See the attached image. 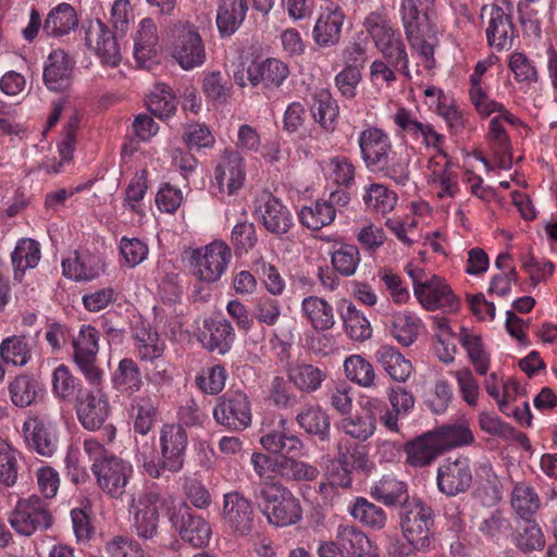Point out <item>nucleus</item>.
I'll list each match as a JSON object with an SVG mask.
<instances>
[{"mask_svg":"<svg viewBox=\"0 0 557 557\" xmlns=\"http://www.w3.org/2000/svg\"><path fill=\"white\" fill-rule=\"evenodd\" d=\"M253 497L268 522L284 528L302 518L299 499L280 482H264L253 491Z\"/></svg>","mask_w":557,"mask_h":557,"instance_id":"obj_1","label":"nucleus"},{"mask_svg":"<svg viewBox=\"0 0 557 557\" xmlns=\"http://www.w3.org/2000/svg\"><path fill=\"white\" fill-rule=\"evenodd\" d=\"M400 529L408 542L393 544L388 548L389 554L407 555L411 549L419 550L430 544V530L434 523L433 510L419 499H412L399 510Z\"/></svg>","mask_w":557,"mask_h":557,"instance_id":"obj_2","label":"nucleus"},{"mask_svg":"<svg viewBox=\"0 0 557 557\" xmlns=\"http://www.w3.org/2000/svg\"><path fill=\"white\" fill-rule=\"evenodd\" d=\"M188 444L187 432L181 424H163L159 433L160 458L158 462L143 456L144 468L151 478H159L162 471L178 472L183 469Z\"/></svg>","mask_w":557,"mask_h":557,"instance_id":"obj_3","label":"nucleus"},{"mask_svg":"<svg viewBox=\"0 0 557 557\" xmlns=\"http://www.w3.org/2000/svg\"><path fill=\"white\" fill-rule=\"evenodd\" d=\"M172 57L178 65L190 71L205 64L207 54L203 40L189 22L177 21L168 27Z\"/></svg>","mask_w":557,"mask_h":557,"instance_id":"obj_4","label":"nucleus"},{"mask_svg":"<svg viewBox=\"0 0 557 557\" xmlns=\"http://www.w3.org/2000/svg\"><path fill=\"white\" fill-rule=\"evenodd\" d=\"M53 522L48 503L37 495L20 498L9 516L11 528L27 537L49 530Z\"/></svg>","mask_w":557,"mask_h":557,"instance_id":"obj_5","label":"nucleus"},{"mask_svg":"<svg viewBox=\"0 0 557 557\" xmlns=\"http://www.w3.org/2000/svg\"><path fill=\"white\" fill-rule=\"evenodd\" d=\"M216 424L230 431H244L251 425V403L246 393L230 389L216 399L212 411Z\"/></svg>","mask_w":557,"mask_h":557,"instance_id":"obj_6","label":"nucleus"},{"mask_svg":"<svg viewBox=\"0 0 557 557\" xmlns=\"http://www.w3.org/2000/svg\"><path fill=\"white\" fill-rule=\"evenodd\" d=\"M133 472L129 461L107 450V495L113 499L116 511L129 513L135 505V493L128 487Z\"/></svg>","mask_w":557,"mask_h":557,"instance_id":"obj_7","label":"nucleus"},{"mask_svg":"<svg viewBox=\"0 0 557 557\" xmlns=\"http://www.w3.org/2000/svg\"><path fill=\"white\" fill-rule=\"evenodd\" d=\"M232 259V251L223 240H213L197 248L190 257L194 275L206 283L218 282Z\"/></svg>","mask_w":557,"mask_h":557,"instance_id":"obj_8","label":"nucleus"},{"mask_svg":"<svg viewBox=\"0 0 557 557\" xmlns=\"http://www.w3.org/2000/svg\"><path fill=\"white\" fill-rule=\"evenodd\" d=\"M169 498L158 487H149L135 502L129 513H134V528L141 539H152L158 531L159 510L168 506Z\"/></svg>","mask_w":557,"mask_h":557,"instance_id":"obj_9","label":"nucleus"},{"mask_svg":"<svg viewBox=\"0 0 557 557\" xmlns=\"http://www.w3.org/2000/svg\"><path fill=\"white\" fill-rule=\"evenodd\" d=\"M481 17H486L485 35L487 45L496 51L509 50L516 36L511 7L499 4L484 5Z\"/></svg>","mask_w":557,"mask_h":557,"instance_id":"obj_10","label":"nucleus"},{"mask_svg":"<svg viewBox=\"0 0 557 557\" xmlns=\"http://www.w3.org/2000/svg\"><path fill=\"white\" fill-rule=\"evenodd\" d=\"M223 524L237 536L249 535L255 527V511L252 503L238 491L223 495L221 511Z\"/></svg>","mask_w":557,"mask_h":557,"instance_id":"obj_11","label":"nucleus"},{"mask_svg":"<svg viewBox=\"0 0 557 557\" xmlns=\"http://www.w3.org/2000/svg\"><path fill=\"white\" fill-rule=\"evenodd\" d=\"M98 342V331L91 325H83L78 336L73 338L74 361L86 380L94 385H99L102 379L101 369L95 366Z\"/></svg>","mask_w":557,"mask_h":557,"instance_id":"obj_12","label":"nucleus"},{"mask_svg":"<svg viewBox=\"0 0 557 557\" xmlns=\"http://www.w3.org/2000/svg\"><path fill=\"white\" fill-rule=\"evenodd\" d=\"M170 520L181 539L193 547L201 548L209 544L212 535L211 525L188 505L182 504L176 508Z\"/></svg>","mask_w":557,"mask_h":557,"instance_id":"obj_13","label":"nucleus"},{"mask_svg":"<svg viewBox=\"0 0 557 557\" xmlns=\"http://www.w3.org/2000/svg\"><path fill=\"white\" fill-rule=\"evenodd\" d=\"M246 177L244 159L236 150L225 149L220 157L212 187L220 194H236L244 185Z\"/></svg>","mask_w":557,"mask_h":557,"instance_id":"obj_14","label":"nucleus"},{"mask_svg":"<svg viewBox=\"0 0 557 557\" xmlns=\"http://www.w3.org/2000/svg\"><path fill=\"white\" fill-rule=\"evenodd\" d=\"M436 481L438 490L447 496L466 493L473 482L469 458L446 459L437 469Z\"/></svg>","mask_w":557,"mask_h":557,"instance_id":"obj_15","label":"nucleus"},{"mask_svg":"<svg viewBox=\"0 0 557 557\" xmlns=\"http://www.w3.org/2000/svg\"><path fill=\"white\" fill-rule=\"evenodd\" d=\"M358 145L361 159L370 172L385 164L386 158L394 151L389 136L379 127H368L360 132Z\"/></svg>","mask_w":557,"mask_h":557,"instance_id":"obj_16","label":"nucleus"},{"mask_svg":"<svg viewBox=\"0 0 557 557\" xmlns=\"http://www.w3.org/2000/svg\"><path fill=\"white\" fill-rule=\"evenodd\" d=\"M23 431L28 447L37 454L51 457L58 447L55 423L45 416H35L25 420Z\"/></svg>","mask_w":557,"mask_h":557,"instance_id":"obj_17","label":"nucleus"},{"mask_svg":"<svg viewBox=\"0 0 557 557\" xmlns=\"http://www.w3.org/2000/svg\"><path fill=\"white\" fill-rule=\"evenodd\" d=\"M384 407L380 399H368L360 411L344 417L338 422V429L347 436L359 442L369 440L376 430V411Z\"/></svg>","mask_w":557,"mask_h":557,"instance_id":"obj_18","label":"nucleus"},{"mask_svg":"<svg viewBox=\"0 0 557 557\" xmlns=\"http://www.w3.org/2000/svg\"><path fill=\"white\" fill-rule=\"evenodd\" d=\"M414 296L429 311L455 312L459 308V300L450 286L437 275L426 280L424 285H418Z\"/></svg>","mask_w":557,"mask_h":557,"instance_id":"obj_19","label":"nucleus"},{"mask_svg":"<svg viewBox=\"0 0 557 557\" xmlns=\"http://www.w3.org/2000/svg\"><path fill=\"white\" fill-rule=\"evenodd\" d=\"M260 223L271 234L281 237L294 225L289 209L275 196L265 194L256 209Z\"/></svg>","mask_w":557,"mask_h":557,"instance_id":"obj_20","label":"nucleus"},{"mask_svg":"<svg viewBox=\"0 0 557 557\" xmlns=\"http://www.w3.org/2000/svg\"><path fill=\"white\" fill-rule=\"evenodd\" d=\"M345 18L346 15L338 4L331 3L322 8L312 30L314 42L321 48L338 45Z\"/></svg>","mask_w":557,"mask_h":557,"instance_id":"obj_21","label":"nucleus"},{"mask_svg":"<svg viewBox=\"0 0 557 557\" xmlns=\"http://www.w3.org/2000/svg\"><path fill=\"white\" fill-rule=\"evenodd\" d=\"M74 64L63 50H53L45 63L44 83L50 91L63 92L73 83Z\"/></svg>","mask_w":557,"mask_h":557,"instance_id":"obj_22","label":"nucleus"},{"mask_svg":"<svg viewBox=\"0 0 557 557\" xmlns=\"http://www.w3.org/2000/svg\"><path fill=\"white\" fill-rule=\"evenodd\" d=\"M394 122L412 138L417 139L421 137L426 148H434L440 153H443L444 135L437 133L433 125L420 122L412 111L405 108L398 109L394 115Z\"/></svg>","mask_w":557,"mask_h":557,"instance_id":"obj_23","label":"nucleus"},{"mask_svg":"<svg viewBox=\"0 0 557 557\" xmlns=\"http://www.w3.org/2000/svg\"><path fill=\"white\" fill-rule=\"evenodd\" d=\"M286 421L281 420V429L273 430L260 437L261 446L272 454L283 457H302L306 455V446L302 440L285 428Z\"/></svg>","mask_w":557,"mask_h":557,"instance_id":"obj_24","label":"nucleus"},{"mask_svg":"<svg viewBox=\"0 0 557 557\" xmlns=\"http://www.w3.org/2000/svg\"><path fill=\"white\" fill-rule=\"evenodd\" d=\"M159 35L152 18L140 21L134 39V57L141 67H150L158 55Z\"/></svg>","mask_w":557,"mask_h":557,"instance_id":"obj_25","label":"nucleus"},{"mask_svg":"<svg viewBox=\"0 0 557 557\" xmlns=\"http://www.w3.org/2000/svg\"><path fill=\"white\" fill-rule=\"evenodd\" d=\"M129 0H115L111 8V23L113 36L107 38V65L116 66L121 61L119 38H122L129 24Z\"/></svg>","mask_w":557,"mask_h":557,"instance_id":"obj_26","label":"nucleus"},{"mask_svg":"<svg viewBox=\"0 0 557 557\" xmlns=\"http://www.w3.org/2000/svg\"><path fill=\"white\" fill-rule=\"evenodd\" d=\"M289 70L282 61L269 58L252 62L247 69V78L252 86L263 84L265 88H277L287 78Z\"/></svg>","mask_w":557,"mask_h":557,"instance_id":"obj_27","label":"nucleus"},{"mask_svg":"<svg viewBox=\"0 0 557 557\" xmlns=\"http://www.w3.org/2000/svg\"><path fill=\"white\" fill-rule=\"evenodd\" d=\"M374 358L389 379L395 382L405 383L413 371L411 361L394 346H380L374 354Z\"/></svg>","mask_w":557,"mask_h":557,"instance_id":"obj_28","label":"nucleus"},{"mask_svg":"<svg viewBox=\"0 0 557 557\" xmlns=\"http://www.w3.org/2000/svg\"><path fill=\"white\" fill-rule=\"evenodd\" d=\"M370 495L387 507H400L409 504L410 497L406 482L392 474L383 475L370 487Z\"/></svg>","mask_w":557,"mask_h":557,"instance_id":"obj_29","label":"nucleus"},{"mask_svg":"<svg viewBox=\"0 0 557 557\" xmlns=\"http://www.w3.org/2000/svg\"><path fill=\"white\" fill-rule=\"evenodd\" d=\"M78 26L75 9L66 2L52 8L44 21V34L48 37L60 38L69 35Z\"/></svg>","mask_w":557,"mask_h":557,"instance_id":"obj_30","label":"nucleus"},{"mask_svg":"<svg viewBox=\"0 0 557 557\" xmlns=\"http://www.w3.org/2000/svg\"><path fill=\"white\" fill-rule=\"evenodd\" d=\"M298 426L320 442H329L331 437V419L321 407L308 405L296 414Z\"/></svg>","mask_w":557,"mask_h":557,"instance_id":"obj_31","label":"nucleus"},{"mask_svg":"<svg viewBox=\"0 0 557 557\" xmlns=\"http://www.w3.org/2000/svg\"><path fill=\"white\" fill-rule=\"evenodd\" d=\"M327 372L325 368H320L312 363L297 362L287 370L288 382L304 393H314L321 388L326 380Z\"/></svg>","mask_w":557,"mask_h":557,"instance_id":"obj_32","label":"nucleus"},{"mask_svg":"<svg viewBox=\"0 0 557 557\" xmlns=\"http://www.w3.org/2000/svg\"><path fill=\"white\" fill-rule=\"evenodd\" d=\"M301 314L314 331H327L335 325L333 306L322 297H305L301 301Z\"/></svg>","mask_w":557,"mask_h":557,"instance_id":"obj_33","label":"nucleus"},{"mask_svg":"<svg viewBox=\"0 0 557 557\" xmlns=\"http://www.w3.org/2000/svg\"><path fill=\"white\" fill-rule=\"evenodd\" d=\"M247 10L245 0H221L216 12V26L221 36L233 35L243 24Z\"/></svg>","mask_w":557,"mask_h":557,"instance_id":"obj_34","label":"nucleus"},{"mask_svg":"<svg viewBox=\"0 0 557 557\" xmlns=\"http://www.w3.org/2000/svg\"><path fill=\"white\" fill-rule=\"evenodd\" d=\"M40 258L41 250L37 240L32 238H21L17 240L11 253L14 280L21 282L26 270L36 268Z\"/></svg>","mask_w":557,"mask_h":557,"instance_id":"obj_35","label":"nucleus"},{"mask_svg":"<svg viewBox=\"0 0 557 557\" xmlns=\"http://www.w3.org/2000/svg\"><path fill=\"white\" fill-rule=\"evenodd\" d=\"M205 329L208 334L203 335V346L208 350L224 355L231 349L235 333L230 321L225 319L206 321Z\"/></svg>","mask_w":557,"mask_h":557,"instance_id":"obj_36","label":"nucleus"},{"mask_svg":"<svg viewBox=\"0 0 557 557\" xmlns=\"http://www.w3.org/2000/svg\"><path fill=\"white\" fill-rule=\"evenodd\" d=\"M407 462L416 468L430 465L441 454L436 437L432 432L425 433L405 446Z\"/></svg>","mask_w":557,"mask_h":557,"instance_id":"obj_37","label":"nucleus"},{"mask_svg":"<svg viewBox=\"0 0 557 557\" xmlns=\"http://www.w3.org/2000/svg\"><path fill=\"white\" fill-rule=\"evenodd\" d=\"M77 417L82 425L89 431L102 428L104 423V394L101 389L88 393L77 407Z\"/></svg>","mask_w":557,"mask_h":557,"instance_id":"obj_38","label":"nucleus"},{"mask_svg":"<svg viewBox=\"0 0 557 557\" xmlns=\"http://www.w3.org/2000/svg\"><path fill=\"white\" fill-rule=\"evenodd\" d=\"M336 541L337 545L347 557H368L367 555H375L371 552V544L367 535L354 525H338Z\"/></svg>","mask_w":557,"mask_h":557,"instance_id":"obj_39","label":"nucleus"},{"mask_svg":"<svg viewBox=\"0 0 557 557\" xmlns=\"http://www.w3.org/2000/svg\"><path fill=\"white\" fill-rule=\"evenodd\" d=\"M441 453L461 446H469L474 442V436L468 423L457 422L443 424L433 432Z\"/></svg>","mask_w":557,"mask_h":557,"instance_id":"obj_40","label":"nucleus"},{"mask_svg":"<svg viewBox=\"0 0 557 557\" xmlns=\"http://www.w3.org/2000/svg\"><path fill=\"white\" fill-rule=\"evenodd\" d=\"M134 431L147 435L152 429L157 417V397L150 394L136 396L131 405Z\"/></svg>","mask_w":557,"mask_h":557,"instance_id":"obj_41","label":"nucleus"},{"mask_svg":"<svg viewBox=\"0 0 557 557\" xmlns=\"http://www.w3.org/2000/svg\"><path fill=\"white\" fill-rule=\"evenodd\" d=\"M300 457H283L275 459L274 468L276 472L287 481L312 482L318 479L319 469L299 459Z\"/></svg>","mask_w":557,"mask_h":557,"instance_id":"obj_42","label":"nucleus"},{"mask_svg":"<svg viewBox=\"0 0 557 557\" xmlns=\"http://www.w3.org/2000/svg\"><path fill=\"white\" fill-rule=\"evenodd\" d=\"M373 173L389 178L397 186L405 187L411 181L410 162L411 157L407 151H393Z\"/></svg>","mask_w":557,"mask_h":557,"instance_id":"obj_43","label":"nucleus"},{"mask_svg":"<svg viewBox=\"0 0 557 557\" xmlns=\"http://www.w3.org/2000/svg\"><path fill=\"white\" fill-rule=\"evenodd\" d=\"M421 321L408 311H399L392 315L388 332L401 346L408 347L416 342Z\"/></svg>","mask_w":557,"mask_h":557,"instance_id":"obj_44","label":"nucleus"},{"mask_svg":"<svg viewBox=\"0 0 557 557\" xmlns=\"http://www.w3.org/2000/svg\"><path fill=\"white\" fill-rule=\"evenodd\" d=\"M363 27L371 37L375 48L388 44L400 37V33L394 29L392 21L380 11H373L363 21Z\"/></svg>","mask_w":557,"mask_h":557,"instance_id":"obj_45","label":"nucleus"},{"mask_svg":"<svg viewBox=\"0 0 557 557\" xmlns=\"http://www.w3.org/2000/svg\"><path fill=\"white\" fill-rule=\"evenodd\" d=\"M348 511L361 524L372 530L383 529L387 521L384 509L364 497H357L349 506Z\"/></svg>","mask_w":557,"mask_h":557,"instance_id":"obj_46","label":"nucleus"},{"mask_svg":"<svg viewBox=\"0 0 557 557\" xmlns=\"http://www.w3.org/2000/svg\"><path fill=\"white\" fill-rule=\"evenodd\" d=\"M0 359L5 364L24 367L32 359V349L24 336L12 335L0 343Z\"/></svg>","mask_w":557,"mask_h":557,"instance_id":"obj_47","label":"nucleus"},{"mask_svg":"<svg viewBox=\"0 0 557 557\" xmlns=\"http://www.w3.org/2000/svg\"><path fill=\"white\" fill-rule=\"evenodd\" d=\"M109 306L111 308L107 310V313L110 315L107 318V342L109 344H119L122 343L127 322L125 320L114 322V318L121 313L122 309L127 310L128 304L122 295L114 294L112 289H107V308Z\"/></svg>","mask_w":557,"mask_h":557,"instance_id":"obj_48","label":"nucleus"},{"mask_svg":"<svg viewBox=\"0 0 557 557\" xmlns=\"http://www.w3.org/2000/svg\"><path fill=\"white\" fill-rule=\"evenodd\" d=\"M146 106L154 116L166 119L175 113L177 100L170 86L159 83L147 96Z\"/></svg>","mask_w":557,"mask_h":557,"instance_id":"obj_49","label":"nucleus"},{"mask_svg":"<svg viewBox=\"0 0 557 557\" xmlns=\"http://www.w3.org/2000/svg\"><path fill=\"white\" fill-rule=\"evenodd\" d=\"M362 198L367 209L383 215L395 208L398 199L395 191L379 183L367 186Z\"/></svg>","mask_w":557,"mask_h":557,"instance_id":"obj_50","label":"nucleus"},{"mask_svg":"<svg viewBox=\"0 0 557 557\" xmlns=\"http://www.w3.org/2000/svg\"><path fill=\"white\" fill-rule=\"evenodd\" d=\"M134 337L137 343L139 357L143 360L152 361L162 356L164 351V343L160 339L159 334L149 325L140 323L135 327Z\"/></svg>","mask_w":557,"mask_h":557,"instance_id":"obj_51","label":"nucleus"},{"mask_svg":"<svg viewBox=\"0 0 557 557\" xmlns=\"http://www.w3.org/2000/svg\"><path fill=\"white\" fill-rule=\"evenodd\" d=\"M52 392L59 399L72 403L81 391V381L75 377L67 366H58L52 373Z\"/></svg>","mask_w":557,"mask_h":557,"instance_id":"obj_52","label":"nucleus"},{"mask_svg":"<svg viewBox=\"0 0 557 557\" xmlns=\"http://www.w3.org/2000/svg\"><path fill=\"white\" fill-rule=\"evenodd\" d=\"M344 371L348 380L362 387H375L376 374L373 366L360 355H351L344 361Z\"/></svg>","mask_w":557,"mask_h":557,"instance_id":"obj_53","label":"nucleus"},{"mask_svg":"<svg viewBox=\"0 0 557 557\" xmlns=\"http://www.w3.org/2000/svg\"><path fill=\"white\" fill-rule=\"evenodd\" d=\"M37 382L27 374L16 375L8 383L10 399L15 407L26 408L37 398Z\"/></svg>","mask_w":557,"mask_h":557,"instance_id":"obj_54","label":"nucleus"},{"mask_svg":"<svg viewBox=\"0 0 557 557\" xmlns=\"http://www.w3.org/2000/svg\"><path fill=\"white\" fill-rule=\"evenodd\" d=\"M540 504V497L533 487L525 483L516 484L511 493V506L523 520L530 522Z\"/></svg>","mask_w":557,"mask_h":557,"instance_id":"obj_55","label":"nucleus"},{"mask_svg":"<svg viewBox=\"0 0 557 557\" xmlns=\"http://www.w3.org/2000/svg\"><path fill=\"white\" fill-rule=\"evenodd\" d=\"M347 335L355 342H364L372 336V327L366 315L349 302L342 313Z\"/></svg>","mask_w":557,"mask_h":557,"instance_id":"obj_56","label":"nucleus"},{"mask_svg":"<svg viewBox=\"0 0 557 557\" xmlns=\"http://www.w3.org/2000/svg\"><path fill=\"white\" fill-rule=\"evenodd\" d=\"M360 261L358 247L350 244H339L331 255L333 269L345 277L352 276L356 273Z\"/></svg>","mask_w":557,"mask_h":557,"instance_id":"obj_57","label":"nucleus"},{"mask_svg":"<svg viewBox=\"0 0 557 557\" xmlns=\"http://www.w3.org/2000/svg\"><path fill=\"white\" fill-rule=\"evenodd\" d=\"M459 336L475 371L485 375L490 367V356L484 349L482 338L476 334L469 333L466 329H461Z\"/></svg>","mask_w":557,"mask_h":557,"instance_id":"obj_58","label":"nucleus"},{"mask_svg":"<svg viewBox=\"0 0 557 557\" xmlns=\"http://www.w3.org/2000/svg\"><path fill=\"white\" fill-rule=\"evenodd\" d=\"M20 453L7 441L0 438V484L12 487L18 478Z\"/></svg>","mask_w":557,"mask_h":557,"instance_id":"obj_59","label":"nucleus"},{"mask_svg":"<svg viewBox=\"0 0 557 557\" xmlns=\"http://www.w3.org/2000/svg\"><path fill=\"white\" fill-rule=\"evenodd\" d=\"M377 50L382 54L381 60L389 63L395 70H398L399 75L407 79L411 78L409 70V58L401 36L388 44L381 46L377 48Z\"/></svg>","mask_w":557,"mask_h":557,"instance_id":"obj_60","label":"nucleus"},{"mask_svg":"<svg viewBox=\"0 0 557 557\" xmlns=\"http://www.w3.org/2000/svg\"><path fill=\"white\" fill-rule=\"evenodd\" d=\"M298 216L304 226L318 231L334 221L335 209L327 206L325 201H317L312 206L304 207Z\"/></svg>","mask_w":557,"mask_h":557,"instance_id":"obj_61","label":"nucleus"},{"mask_svg":"<svg viewBox=\"0 0 557 557\" xmlns=\"http://www.w3.org/2000/svg\"><path fill=\"white\" fill-rule=\"evenodd\" d=\"M112 383L121 392L134 393L139 389L141 379L136 363L132 359H123L113 374Z\"/></svg>","mask_w":557,"mask_h":557,"instance_id":"obj_62","label":"nucleus"},{"mask_svg":"<svg viewBox=\"0 0 557 557\" xmlns=\"http://www.w3.org/2000/svg\"><path fill=\"white\" fill-rule=\"evenodd\" d=\"M202 88L206 96L218 103H224L231 97L230 82L220 71L207 74Z\"/></svg>","mask_w":557,"mask_h":557,"instance_id":"obj_63","label":"nucleus"},{"mask_svg":"<svg viewBox=\"0 0 557 557\" xmlns=\"http://www.w3.org/2000/svg\"><path fill=\"white\" fill-rule=\"evenodd\" d=\"M256 226L252 222L237 223L231 233V242L237 255L247 253L257 244Z\"/></svg>","mask_w":557,"mask_h":557,"instance_id":"obj_64","label":"nucleus"}]
</instances>
